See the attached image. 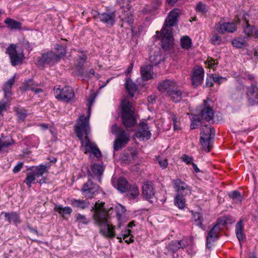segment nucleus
<instances>
[{
    "mask_svg": "<svg viewBox=\"0 0 258 258\" xmlns=\"http://www.w3.org/2000/svg\"><path fill=\"white\" fill-rule=\"evenodd\" d=\"M109 211L106 210L104 203L96 202L92 208V219L94 225L98 227L99 232L106 238L115 237V226L112 222L111 217Z\"/></svg>",
    "mask_w": 258,
    "mask_h": 258,
    "instance_id": "f257e3e1",
    "label": "nucleus"
},
{
    "mask_svg": "<svg viewBox=\"0 0 258 258\" xmlns=\"http://www.w3.org/2000/svg\"><path fill=\"white\" fill-rule=\"evenodd\" d=\"M90 110L91 108L89 107L87 116L81 115L77 120L75 125V131L77 137L81 141L82 146L85 153H92L96 158H98L101 156V152L96 144L91 142L88 137L90 132V127L89 124Z\"/></svg>",
    "mask_w": 258,
    "mask_h": 258,
    "instance_id": "f03ea898",
    "label": "nucleus"
},
{
    "mask_svg": "<svg viewBox=\"0 0 258 258\" xmlns=\"http://www.w3.org/2000/svg\"><path fill=\"white\" fill-rule=\"evenodd\" d=\"M111 133L116 136L113 142L114 151H118L123 148L130 140V134L123 129L114 124L111 127Z\"/></svg>",
    "mask_w": 258,
    "mask_h": 258,
    "instance_id": "7ed1b4c3",
    "label": "nucleus"
},
{
    "mask_svg": "<svg viewBox=\"0 0 258 258\" xmlns=\"http://www.w3.org/2000/svg\"><path fill=\"white\" fill-rule=\"evenodd\" d=\"M6 53L9 56L13 66L21 64L25 59L24 50L21 45L11 44L6 49Z\"/></svg>",
    "mask_w": 258,
    "mask_h": 258,
    "instance_id": "20e7f679",
    "label": "nucleus"
},
{
    "mask_svg": "<svg viewBox=\"0 0 258 258\" xmlns=\"http://www.w3.org/2000/svg\"><path fill=\"white\" fill-rule=\"evenodd\" d=\"M121 118L123 125L131 127L135 125L137 120L134 112L132 109V104L129 102L122 103L121 106Z\"/></svg>",
    "mask_w": 258,
    "mask_h": 258,
    "instance_id": "39448f33",
    "label": "nucleus"
},
{
    "mask_svg": "<svg viewBox=\"0 0 258 258\" xmlns=\"http://www.w3.org/2000/svg\"><path fill=\"white\" fill-rule=\"evenodd\" d=\"M215 133L214 127L211 125H206L201 129L200 143L203 149L207 152H209L212 148L210 141L214 137Z\"/></svg>",
    "mask_w": 258,
    "mask_h": 258,
    "instance_id": "423d86ee",
    "label": "nucleus"
},
{
    "mask_svg": "<svg viewBox=\"0 0 258 258\" xmlns=\"http://www.w3.org/2000/svg\"><path fill=\"white\" fill-rule=\"evenodd\" d=\"M54 94L55 97L64 102H69L74 97L75 94L72 87L66 86L61 88L60 86L56 85L53 89Z\"/></svg>",
    "mask_w": 258,
    "mask_h": 258,
    "instance_id": "0eeeda50",
    "label": "nucleus"
},
{
    "mask_svg": "<svg viewBox=\"0 0 258 258\" xmlns=\"http://www.w3.org/2000/svg\"><path fill=\"white\" fill-rule=\"evenodd\" d=\"M245 89L242 82L237 80L235 82V87L230 91V97L234 102H240L243 100Z\"/></svg>",
    "mask_w": 258,
    "mask_h": 258,
    "instance_id": "6e6552de",
    "label": "nucleus"
},
{
    "mask_svg": "<svg viewBox=\"0 0 258 258\" xmlns=\"http://www.w3.org/2000/svg\"><path fill=\"white\" fill-rule=\"evenodd\" d=\"M210 101L211 100L209 98L204 100L203 108L198 115H196V117L199 120V122L204 121L208 122L213 121L214 111L211 107L207 105L208 102Z\"/></svg>",
    "mask_w": 258,
    "mask_h": 258,
    "instance_id": "1a4fd4ad",
    "label": "nucleus"
},
{
    "mask_svg": "<svg viewBox=\"0 0 258 258\" xmlns=\"http://www.w3.org/2000/svg\"><path fill=\"white\" fill-rule=\"evenodd\" d=\"M173 187L178 197H185L190 196L191 190L189 186L179 178L173 180Z\"/></svg>",
    "mask_w": 258,
    "mask_h": 258,
    "instance_id": "9d476101",
    "label": "nucleus"
},
{
    "mask_svg": "<svg viewBox=\"0 0 258 258\" xmlns=\"http://www.w3.org/2000/svg\"><path fill=\"white\" fill-rule=\"evenodd\" d=\"M99 188V186L96 183H94L92 178H89L82 187L83 195L86 198L91 199L97 194Z\"/></svg>",
    "mask_w": 258,
    "mask_h": 258,
    "instance_id": "9b49d317",
    "label": "nucleus"
},
{
    "mask_svg": "<svg viewBox=\"0 0 258 258\" xmlns=\"http://www.w3.org/2000/svg\"><path fill=\"white\" fill-rule=\"evenodd\" d=\"M94 17L97 21L101 22L109 27H112L115 22L114 12L102 13L97 12V14L94 15Z\"/></svg>",
    "mask_w": 258,
    "mask_h": 258,
    "instance_id": "f8f14e48",
    "label": "nucleus"
},
{
    "mask_svg": "<svg viewBox=\"0 0 258 258\" xmlns=\"http://www.w3.org/2000/svg\"><path fill=\"white\" fill-rule=\"evenodd\" d=\"M60 60V56L55 55V53L51 51L42 54V56L38 60V64L40 66H43L45 64H54Z\"/></svg>",
    "mask_w": 258,
    "mask_h": 258,
    "instance_id": "ddd939ff",
    "label": "nucleus"
},
{
    "mask_svg": "<svg viewBox=\"0 0 258 258\" xmlns=\"http://www.w3.org/2000/svg\"><path fill=\"white\" fill-rule=\"evenodd\" d=\"M246 95L248 105H258V87L254 85L248 86L246 89Z\"/></svg>",
    "mask_w": 258,
    "mask_h": 258,
    "instance_id": "4468645a",
    "label": "nucleus"
},
{
    "mask_svg": "<svg viewBox=\"0 0 258 258\" xmlns=\"http://www.w3.org/2000/svg\"><path fill=\"white\" fill-rule=\"evenodd\" d=\"M162 36L161 45L164 50L169 49L173 45L172 31L169 28H163L161 30Z\"/></svg>",
    "mask_w": 258,
    "mask_h": 258,
    "instance_id": "2eb2a0df",
    "label": "nucleus"
},
{
    "mask_svg": "<svg viewBox=\"0 0 258 258\" xmlns=\"http://www.w3.org/2000/svg\"><path fill=\"white\" fill-rule=\"evenodd\" d=\"M151 136V133L148 124L145 122L140 123L136 133V137L140 140L147 141L150 138Z\"/></svg>",
    "mask_w": 258,
    "mask_h": 258,
    "instance_id": "dca6fc26",
    "label": "nucleus"
},
{
    "mask_svg": "<svg viewBox=\"0 0 258 258\" xmlns=\"http://www.w3.org/2000/svg\"><path fill=\"white\" fill-rule=\"evenodd\" d=\"M236 24L235 22H219L215 27L216 31L220 34L225 32L233 33L236 30Z\"/></svg>",
    "mask_w": 258,
    "mask_h": 258,
    "instance_id": "f3484780",
    "label": "nucleus"
},
{
    "mask_svg": "<svg viewBox=\"0 0 258 258\" xmlns=\"http://www.w3.org/2000/svg\"><path fill=\"white\" fill-rule=\"evenodd\" d=\"M204 70L202 67H195L191 75L192 84L195 86H199L202 84L204 80Z\"/></svg>",
    "mask_w": 258,
    "mask_h": 258,
    "instance_id": "a211bd4d",
    "label": "nucleus"
},
{
    "mask_svg": "<svg viewBox=\"0 0 258 258\" xmlns=\"http://www.w3.org/2000/svg\"><path fill=\"white\" fill-rule=\"evenodd\" d=\"M104 169L105 167L102 163H94L91 166V170L88 171V175L92 179L96 177L99 182H101V176Z\"/></svg>",
    "mask_w": 258,
    "mask_h": 258,
    "instance_id": "6ab92c4d",
    "label": "nucleus"
},
{
    "mask_svg": "<svg viewBox=\"0 0 258 258\" xmlns=\"http://www.w3.org/2000/svg\"><path fill=\"white\" fill-rule=\"evenodd\" d=\"M221 228H219L218 225H214L210 230L206 237V246L208 249L212 247V243L217 240L219 238V233Z\"/></svg>",
    "mask_w": 258,
    "mask_h": 258,
    "instance_id": "aec40b11",
    "label": "nucleus"
},
{
    "mask_svg": "<svg viewBox=\"0 0 258 258\" xmlns=\"http://www.w3.org/2000/svg\"><path fill=\"white\" fill-rule=\"evenodd\" d=\"M143 194L147 200L151 203H153L155 199V188L151 182H146L143 185Z\"/></svg>",
    "mask_w": 258,
    "mask_h": 258,
    "instance_id": "412c9836",
    "label": "nucleus"
},
{
    "mask_svg": "<svg viewBox=\"0 0 258 258\" xmlns=\"http://www.w3.org/2000/svg\"><path fill=\"white\" fill-rule=\"evenodd\" d=\"M177 84L174 81L167 79L161 82L158 86V89L161 93H165V95L168 94Z\"/></svg>",
    "mask_w": 258,
    "mask_h": 258,
    "instance_id": "4be33fe9",
    "label": "nucleus"
},
{
    "mask_svg": "<svg viewBox=\"0 0 258 258\" xmlns=\"http://www.w3.org/2000/svg\"><path fill=\"white\" fill-rule=\"evenodd\" d=\"M112 184L115 188L121 193L126 191L130 185L128 181L122 177L118 178L116 181H113Z\"/></svg>",
    "mask_w": 258,
    "mask_h": 258,
    "instance_id": "5701e85b",
    "label": "nucleus"
},
{
    "mask_svg": "<svg viewBox=\"0 0 258 258\" xmlns=\"http://www.w3.org/2000/svg\"><path fill=\"white\" fill-rule=\"evenodd\" d=\"M165 96L169 98L170 100L175 103H178L182 99L183 93L176 86L174 87L168 94Z\"/></svg>",
    "mask_w": 258,
    "mask_h": 258,
    "instance_id": "b1692460",
    "label": "nucleus"
},
{
    "mask_svg": "<svg viewBox=\"0 0 258 258\" xmlns=\"http://www.w3.org/2000/svg\"><path fill=\"white\" fill-rule=\"evenodd\" d=\"M248 15L245 14L243 16V33L245 34L246 36L244 37H248V39H249V38L251 36H253L254 31L255 27L253 25H251L248 23V21L247 20V17H248Z\"/></svg>",
    "mask_w": 258,
    "mask_h": 258,
    "instance_id": "393cba45",
    "label": "nucleus"
},
{
    "mask_svg": "<svg viewBox=\"0 0 258 258\" xmlns=\"http://www.w3.org/2000/svg\"><path fill=\"white\" fill-rule=\"evenodd\" d=\"M2 215H4L6 220L9 223L13 222L16 225L21 223L20 215L17 212L7 213L3 212L1 213Z\"/></svg>",
    "mask_w": 258,
    "mask_h": 258,
    "instance_id": "a878e982",
    "label": "nucleus"
},
{
    "mask_svg": "<svg viewBox=\"0 0 258 258\" xmlns=\"http://www.w3.org/2000/svg\"><path fill=\"white\" fill-rule=\"evenodd\" d=\"M141 74L145 81L151 79L153 77V67L150 64L144 65L141 68Z\"/></svg>",
    "mask_w": 258,
    "mask_h": 258,
    "instance_id": "bb28decb",
    "label": "nucleus"
},
{
    "mask_svg": "<svg viewBox=\"0 0 258 258\" xmlns=\"http://www.w3.org/2000/svg\"><path fill=\"white\" fill-rule=\"evenodd\" d=\"M15 82V76L9 79L4 85L3 91L4 92V99L9 100L12 95V87Z\"/></svg>",
    "mask_w": 258,
    "mask_h": 258,
    "instance_id": "cd10ccee",
    "label": "nucleus"
},
{
    "mask_svg": "<svg viewBox=\"0 0 258 258\" xmlns=\"http://www.w3.org/2000/svg\"><path fill=\"white\" fill-rule=\"evenodd\" d=\"M4 23L11 30H21L22 27V24L20 22L10 18H6Z\"/></svg>",
    "mask_w": 258,
    "mask_h": 258,
    "instance_id": "c85d7f7f",
    "label": "nucleus"
},
{
    "mask_svg": "<svg viewBox=\"0 0 258 258\" xmlns=\"http://www.w3.org/2000/svg\"><path fill=\"white\" fill-rule=\"evenodd\" d=\"M249 40L248 37L240 36L232 40L233 46L236 48H242L247 45V42Z\"/></svg>",
    "mask_w": 258,
    "mask_h": 258,
    "instance_id": "c756f323",
    "label": "nucleus"
},
{
    "mask_svg": "<svg viewBox=\"0 0 258 258\" xmlns=\"http://www.w3.org/2000/svg\"><path fill=\"white\" fill-rule=\"evenodd\" d=\"M71 204L74 208L85 209L89 207L90 203L87 200H80L73 199L71 200Z\"/></svg>",
    "mask_w": 258,
    "mask_h": 258,
    "instance_id": "7c9ffc66",
    "label": "nucleus"
},
{
    "mask_svg": "<svg viewBox=\"0 0 258 258\" xmlns=\"http://www.w3.org/2000/svg\"><path fill=\"white\" fill-rule=\"evenodd\" d=\"M48 166L46 165L40 164L38 166H33L30 168V170L33 171V173L36 176V177L42 176L44 173L48 172Z\"/></svg>",
    "mask_w": 258,
    "mask_h": 258,
    "instance_id": "2f4dec72",
    "label": "nucleus"
},
{
    "mask_svg": "<svg viewBox=\"0 0 258 258\" xmlns=\"http://www.w3.org/2000/svg\"><path fill=\"white\" fill-rule=\"evenodd\" d=\"M125 88L129 95L134 97L135 93L137 90V86L130 78L126 80Z\"/></svg>",
    "mask_w": 258,
    "mask_h": 258,
    "instance_id": "473e14b6",
    "label": "nucleus"
},
{
    "mask_svg": "<svg viewBox=\"0 0 258 258\" xmlns=\"http://www.w3.org/2000/svg\"><path fill=\"white\" fill-rule=\"evenodd\" d=\"M125 192L126 195L131 199H135L139 195V189L137 185L134 184L130 185L128 189Z\"/></svg>",
    "mask_w": 258,
    "mask_h": 258,
    "instance_id": "72a5a7b5",
    "label": "nucleus"
},
{
    "mask_svg": "<svg viewBox=\"0 0 258 258\" xmlns=\"http://www.w3.org/2000/svg\"><path fill=\"white\" fill-rule=\"evenodd\" d=\"M243 225L242 221L240 220L237 222L235 226V233L236 237L241 244V241L244 238V234L243 233Z\"/></svg>",
    "mask_w": 258,
    "mask_h": 258,
    "instance_id": "f704fd0d",
    "label": "nucleus"
},
{
    "mask_svg": "<svg viewBox=\"0 0 258 258\" xmlns=\"http://www.w3.org/2000/svg\"><path fill=\"white\" fill-rule=\"evenodd\" d=\"M87 59V55L83 54L79 56V60L77 64L76 69L78 74L80 76H84V72L83 66L86 62Z\"/></svg>",
    "mask_w": 258,
    "mask_h": 258,
    "instance_id": "c9c22d12",
    "label": "nucleus"
},
{
    "mask_svg": "<svg viewBox=\"0 0 258 258\" xmlns=\"http://www.w3.org/2000/svg\"><path fill=\"white\" fill-rule=\"evenodd\" d=\"M14 110L16 112L18 119L20 121H24L27 115V110L20 107H15Z\"/></svg>",
    "mask_w": 258,
    "mask_h": 258,
    "instance_id": "e433bc0d",
    "label": "nucleus"
},
{
    "mask_svg": "<svg viewBox=\"0 0 258 258\" xmlns=\"http://www.w3.org/2000/svg\"><path fill=\"white\" fill-rule=\"evenodd\" d=\"M54 210L57 212L60 215L70 214L72 212V210L70 207H62L61 205H56L54 206Z\"/></svg>",
    "mask_w": 258,
    "mask_h": 258,
    "instance_id": "4c0bfd02",
    "label": "nucleus"
},
{
    "mask_svg": "<svg viewBox=\"0 0 258 258\" xmlns=\"http://www.w3.org/2000/svg\"><path fill=\"white\" fill-rule=\"evenodd\" d=\"M126 211V210L123 206L121 205H119L117 207H116V214L117 216V220H118V224L117 226V228H120L122 224L121 222V215L124 214Z\"/></svg>",
    "mask_w": 258,
    "mask_h": 258,
    "instance_id": "58836bf2",
    "label": "nucleus"
},
{
    "mask_svg": "<svg viewBox=\"0 0 258 258\" xmlns=\"http://www.w3.org/2000/svg\"><path fill=\"white\" fill-rule=\"evenodd\" d=\"M181 46L182 48L188 49L191 45V39L188 36H184L181 38L180 39Z\"/></svg>",
    "mask_w": 258,
    "mask_h": 258,
    "instance_id": "ea45409f",
    "label": "nucleus"
},
{
    "mask_svg": "<svg viewBox=\"0 0 258 258\" xmlns=\"http://www.w3.org/2000/svg\"><path fill=\"white\" fill-rule=\"evenodd\" d=\"M185 199L184 197H178L176 195L174 198V204L180 209H182L185 207Z\"/></svg>",
    "mask_w": 258,
    "mask_h": 258,
    "instance_id": "a19ab883",
    "label": "nucleus"
},
{
    "mask_svg": "<svg viewBox=\"0 0 258 258\" xmlns=\"http://www.w3.org/2000/svg\"><path fill=\"white\" fill-rule=\"evenodd\" d=\"M38 86L37 84H35L33 80L31 79H29L28 80H26L23 83V87L25 91L27 90H33L34 87Z\"/></svg>",
    "mask_w": 258,
    "mask_h": 258,
    "instance_id": "79ce46f5",
    "label": "nucleus"
},
{
    "mask_svg": "<svg viewBox=\"0 0 258 258\" xmlns=\"http://www.w3.org/2000/svg\"><path fill=\"white\" fill-rule=\"evenodd\" d=\"M177 21L176 19H174L173 18H171L169 15L167 17L165 23L163 26V28H166V29L169 28V30H172L171 27L174 26Z\"/></svg>",
    "mask_w": 258,
    "mask_h": 258,
    "instance_id": "37998d69",
    "label": "nucleus"
},
{
    "mask_svg": "<svg viewBox=\"0 0 258 258\" xmlns=\"http://www.w3.org/2000/svg\"><path fill=\"white\" fill-rule=\"evenodd\" d=\"M35 177H36V176L33 172L27 174L24 182L27 184L28 187H30L32 183H34L35 180Z\"/></svg>",
    "mask_w": 258,
    "mask_h": 258,
    "instance_id": "c03bdc74",
    "label": "nucleus"
},
{
    "mask_svg": "<svg viewBox=\"0 0 258 258\" xmlns=\"http://www.w3.org/2000/svg\"><path fill=\"white\" fill-rule=\"evenodd\" d=\"M229 197L236 203H240L242 200V197L239 191L234 190L231 194H229Z\"/></svg>",
    "mask_w": 258,
    "mask_h": 258,
    "instance_id": "a18cd8bd",
    "label": "nucleus"
},
{
    "mask_svg": "<svg viewBox=\"0 0 258 258\" xmlns=\"http://www.w3.org/2000/svg\"><path fill=\"white\" fill-rule=\"evenodd\" d=\"M193 217L195 219L196 225L201 228L203 230H205V227L203 226L202 224L203 217L201 214L199 213H196L193 214Z\"/></svg>",
    "mask_w": 258,
    "mask_h": 258,
    "instance_id": "49530a36",
    "label": "nucleus"
},
{
    "mask_svg": "<svg viewBox=\"0 0 258 258\" xmlns=\"http://www.w3.org/2000/svg\"><path fill=\"white\" fill-rule=\"evenodd\" d=\"M168 252L172 254L175 253L179 249L176 244V241H172L166 246Z\"/></svg>",
    "mask_w": 258,
    "mask_h": 258,
    "instance_id": "de8ad7c7",
    "label": "nucleus"
},
{
    "mask_svg": "<svg viewBox=\"0 0 258 258\" xmlns=\"http://www.w3.org/2000/svg\"><path fill=\"white\" fill-rule=\"evenodd\" d=\"M156 160L162 169H165L168 165L167 159L161 157L160 156L156 157Z\"/></svg>",
    "mask_w": 258,
    "mask_h": 258,
    "instance_id": "09e8293b",
    "label": "nucleus"
},
{
    "mask_svg": "<svg viewBox=\"0 0 258 258\" xmlns=\"http://www.w3.org/2000/svg\"><path fill=\"white\" fill-rule=\"evenodd\" d=\"M76 220L79 223L87 225L89 222V220L87 219L85 215L81 214H77L75 215Z\"/></svg>",
    "mask_w": 258,
    "mask_h": 258,
    "instance_id": "8fccbe9b",
    "label": "nucleus"
},
{
    "mask_svg": "<svg viewBox=\"0 0 258 258\" xmlns=\"http://www.w3.org/2000/svg\"><path fill=\"white\" fill-rule=\"evenodd\" d=\"M55 49L56 50V53H55V55H59L60 56V58L64 56L66 53V47L62 45H57Z\"/></svg>",
    "mask_w": 258,
    "mask_h": 258,
    "instance_id": "3c124183",
    "label": "nucleus"
},
{
    "mask_svg": "<svg viewBox=\"0 0 258 258\" xmlns=\"http://www.w3.org/2000/svg\"><path fill=\"white\" fill-rule=\"evenodd\" d=\"M206 64H208V67L209 69H213L214 67H216L218 64V62L211 57L208 58L205 62Z\"/></svg>",
    "mask_w": 258,
    "mask_h": 258,
    "instance_id": "603ef678",
    "label": "nucleus"
},
{
    "mask_svg": "<svg viewBox=\"0 0 258 258\" xmlns=\"http://www.w3.org/2000/svg\"><path fill=\"white\" fill-rule=\"evenodd\" d=\"M196 9L198 12H201L203 14L206 13L208 11L206 5L201 2L197 5Z\"/></svg>",
    "mask_w": 258,
    "mask_h": 258,
    "instance_id": "864d4df0",
    "label": "nucleus"
},
{
    "mask_svg": "<svg viewBox=\"0 0 258 258\" xmlns=\"http://www.w3.org/2000/svg\"><path fill=\"white\" fill-rule=\"evenodd\" d=\"M211 41L215 45H219L222 42V38L217 33H215L211 38Z\"/></svg>",
    "mask_w": 258,
    "mask_h": 258,
    "instance_id": "5fc2aeb1",
    "label": "nucleus"
},
{
    "mask_svg": "<svg viewBox=\"0 0 258 258\" xmlns=\"http://www.w3.org/2000/svg\"><path fill=\"white\" fill-rule=\"evenodd\" d=\"M150 61L153 65H157L159 64L161 60V57L160 55H154L151 56L149 58Z\"/></svg>",
    "mask_w": 258,
    "mask_h": 258,
    "instance_id": "6e6d98bb",
    "label": "nucleus"
},
{
    "mask_svg": "<svg viewBox=\"0 0 258 258\" xmlns=\"http://www.w3.org/2000/svg\"><path fill=\"white\" fill-rule=\"evenodd\" d=\"M180 13V10L178 9H174L170 11L169 15L171 18H173L174 19L177 20V18L179 16V14Z\"/></svg>",
    "mask_w": 258,
    "mask_h": 258,
    "instance_id": "4d7b16f0",
    "label": "nucleus"
},
{
    "mask_svg": "<svg viewBox=\"0 0 258 258\" xmlns=\"http://www.w3.org/2000/svg\"><path fill=\"white\" fill-rule=\"evenodd\" d=\"M182 161L185 162L187 164H192L193 163V158L184 154L181 157Z\"/></svg>",
    "mask_w": 258,
    "mask_h": 258,
    "instance_id": "13d9d810",
    "label": "nucleus"
},
{
    "mask_svg": "<svg viewBox=\"0 0 258 258\" xmlns=\"http://www.w3.org/2000/svg\"><path fill=\"white\" fill-rule=\"evenodd\" d=\"M192 118L193 119L190 124V128L193 130L197 128L201 122H198L199 120L196 117V115H195Z\"/></svg>",
    "mask_w": 258,
    "mask_h": 258,
    "instance_id": "bf43d9fd",
    "label": "nucleus"
},
{
    "mask_svg": "<svg viewBox=\"0 0 258 258\" xmlns=\"http://www.w3.org/2000/svg\"><path fill=\"white\" fill-rule=\"evenodd\" d=\"M131 230L126 228L124 230L121 231V236L123 237V239H126L129 236L131 235Z\"/></svg>",
    "mask_w": 258,
    "mask_h": 258,
    "instance_id": "052dcab7",
    "label": "nucleus"
},
{
    "mask_svg": "<svg viewBox=\"0 0 258 258\" xmlns=\"http://www.w3.org/2000/svg\"><path fill=\"white\" fill-rule=\"evenodd\" d=\"M124 21L129 25H131L134 22L133 17L132 14H127V16L124 18Z\"/></svg>",
    "mask_w": 258,
    "mask_h": 258,
    "instance_id": "680f3d73",
    "label": "nucleus"
},
{
    "mask_svg": "<svg viewBox=\"0 0 258 258\" xmlns=\"http://www.w3.org/2000/svg\"><path fill=\"white\" fill-rule=\"evenodd\" d=\"M8 101L6 100L5 101H0V114H2V112L6 109Z\"/></svg>",
    "mask_w": 258,
    "mask_h": 258,
    "instance_id": "e2e57ef3",
    "label": "nucleus"
},
{
    "mask_svg": "<svg viewBox=\"0 0 258 258\" xmlns=\"http://www.w3.org/2000/svg\"><path fill=\"white\" fill-rule=\"evenodd\" d=\"M175 241H176V244L177 246H178V248L179 249L180 248H184L187 245L186 241L184 240H181L179 241L175 240Z\"/></svg>",
    "mask_w": 258,
    "mask_h": 258,
    "instance_id": "0e129e2a",
    "label": "nucleus"
},
{
    "mask_svg": "<svg viewBox=\"0 0 258 258\" xmlns=\"http://www.w3.org/2000/svg\"><path fill=\"white\" fill-rule=\"evenodd\" d=\"M173 127L174 130H180V125L178 121L177 118L175 117V116H173Z\"/></svg>",
    "mask_w": 258,
    "mask_h": 258,
    "instance_id": "69168bd1",
    "label": "nucleus"
},
{
    "mask_svg": "<svg viewBox=\"0 0 258 258\" xmlns=\"http://www.w3.org/2000/svg\"><path fill=\"white\" fill-rule=\"evenodd\" d=\"M23 165V162H19L14 168L13 171L14 173L19 172L22 169Z\"/></svg>",
    "mask_w": 258,
    "mask_h": 258,
    "instance_id": "338daca9",
    "label": "nucleus"
},
{
    "mask_svg": "<svg viewBox=\"0 0 258 258\" xmlns=\"http://www.w3.org/2000/svg\"><path fill=\"white\" fill-rule=\"evenodd\" d=\"M227 224V222L225 220L221 218L218 219L217 223L215 225H218L219 228H221V226H225Z\"/></svg>",
    "mask_w": 258,
    "mask_h": 258,
    "instance_id": "774afa93",
    "label": "nucleus"
}]
</instances>
